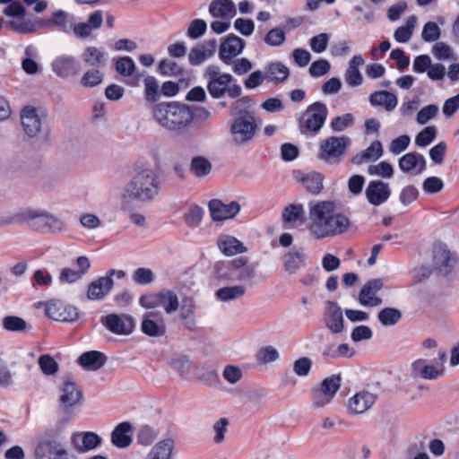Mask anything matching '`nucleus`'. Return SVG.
Listing matches in <instances>:
<instances>
[{
	"label": "nucleus",
	"mask_w": 459,
	"mask_h": 459,
	"mask_svg": "<svg viewBox=\"0 0 459 459\" xmlns=\"http://www.w3.org/2000/svg\"><path fill=\"white\" fill-rule=\"evenodd\" d=\"M328 114L325 103L316 101L307 107L299 119V130L302 134H316L323 127Z\"/></svg>",
	"instance_id": "nucleus-8"
},
{
	"label": "nucleus",
	"mask_w": 459,
	"mask_h": 459,
	"mask_svg": "<svg viewBox=\"0 0 459 459\" xmlns=\"http://www.w3.org/2000/svg\"><path fill=\"white\" fill-rule=\"evenodd\" d=\"M416 22L417 18L414 15L410 16L405 26H400L395 30L394 34L395 40L400 43L408 42L412 36Z\"/></svg>",
	"instance_id": "nucleus-49"
},
{
	"label": "nucleus",
	"mask_w": 459,
	"mask_h": 459,
	"mask_svg": "<svg viewBox=\"0 0 459 459\" xmlns=\"http://www.w3.org/2000/svg\"><path fill=\"white\" fill-rule=\"evenodd\" d=\"M369 102L373 107H384L387 112H391L396 108L398 99L387 91H377L370 94Z\"/></svg>",
	"instance_id": "nucleus-30"
},
{
	"label": "nucleus",
	"mask_w": 459,
	"mask_h": 459,
	"mask_svg": "<svg viewBox=\"0 0 459 459\" xmlns=\"http://www.w3.org/2000/svg\"><path fill=\"white\" fill-rule=\"evenodd\" d=\"M204 77L207 80V91L209 95L216 100L222 99L228 95L231 99L240 97L242 89L238 84H231L234 78L230 74L221 73L218 65H208L204 73Z\"/></svg>",
	"instance_id": "nucleus-5"
},
{
	"label": "nucleus",
	"mask_w": 459,
	"mask_h": 459,
	"mask_svg": "<svg viewBox=\"0 0 459 459\" xmlns=\"http://www.w3.org/2000/svg\"><path fill=\"white\" fill-rule=\"evenodd\" d=\"M255 276V264H248V259L239 256L228 261H217L212 271V277L217 284L251 281Z\"/></svg>",
	"instance_id": "nucleus-4"
},
{
	"label": "nucleus",
	"mask_w": 459,
	"mask_h": 459,
	"mask_svg": "<svg viewBox=\"0 0 459 459\" xmlns=\"http://www.w3.org/2000/svg\"><path fill=\"white\" fill-rule=\"evenodd\" d=\"M135 70V64L130 56L119 57L116 62V71L123 76H130Z\"/></svg>",
	"instance_id": "nucleus-59"
},
{
	"label": "nucleus",
	"mask_w": 459,
	"mask_h": 459,
	"mask_svg": "<svg viewBox=\"0 0 459 459\" xmlns=\"http://www.w3.org/2000/svg\"><path fill=\"white\" fill-rule=\"evenodd\" d=\"M53 72L60 78L77 76L81 71L79 61L73 56L63 55L52 62Z\"/></svg>",
	"instance_id": "nucleus-17"
},
{
	"label": "nucleus",
	"mask_w": 459,
	"mask_h": 459,
	"mask_svg": "<svg viewBox=\"0 0 459 459\" xmlns=\"http://www.w3.org/2000/svg\"><path fill=\"white\" fill-rule=\"evenodd\" d=\"M433 261L436 270L443 275L450 273L456 262L455 257L447 249L446 246L443 244L434 247Z\"/></svg>",
	"instance_id": "nucleus-20"
},
{
	"label": "nucleus",
	"mask_w": 459,
	"mask_h": 459,
	"mask_svg": "<svg viewBox=\"0 0 459 459\" xmlns=\"http://www.w3.org/2000/svg\"><path fill=\"white\" fill-rule=\"evenodd\" d=\"M246 294L244 285L224 286L215 291V297L218 300L229 302L238 299Z\"/></svg>",
	"instance_id": "nucleus-43"
},
{
	"label": "nucleus",
	"mask_w": 459,
	"mask_h": 459,
	"mask_svg": "<svg viewBox=\"0 0 459 459\" xmlns=\"http://www.w3.org/2000/svg\"><path fill=\"white\" fill-rule=\"evenodd\" d=\"M132 431V425L124 421L119 423L111 433V442L118 448H126L132 443V437L129 435Z\"/></svg>",
	"instance_id": "nucleus-31"
},
{
	"label": "nucleus",
	"mask_w": 459,
	"mask_h": 459,
	"mask_svg": "<svg viewBox=\"0 0 459 459\" xmlns=\"http://www.w3.org/2000/svg\"><path fill=\"white\" fill-rule=\"evenodd\" d=\"M212 163L203 156H195L190 163V171L197 178H204L210 174Z\"/></svg>",
	"instance_id": "nucleus-46"
},
{
	"label": "nucleus",
	"mask_w": 459,
	"mask_h": 459,
	"mask_svg": "<svg viewBox=\"0 0 459 459\" xmlns=\"http://www.w3.org/2000/svg\"><path fill=\"white\" fill-rule=\"evenodd\" d=\"M142 332L151 337H161L165 335L167 327L164 316L160 311H150L143 316L141 323Z\"/></svg>",
	"instance_id": "nucleus-12"
},
{
	"label": "nucleus",
	"mask_w": 459,
	"mask_h": 459,
	"mask_svg": "<svg viewBox=\"0 0 459 459\" xmlns=\"http://www.w3.org/2000/svg\"><path fill=\"white\" fill-rule=\"evenodd\" d=\"M38 362L41 371L45 375H54L58 371L59 367L57 362L48 354L41 355Z\"/></svg>",
	"instance_id": "nucleus-60"
},
{
	"label": "nucleus",
	"mask_w": 459,
	"mask_h": 459,
	"mask_svg": "<svg viewBox=\"0 0 459 459\" xmlns=\"http://www.w3.org/2000/svg\"><path fill=\"white\" fill-rule=\"evenodd\" d=\"M294 178L302 184L306 190L313 195H318L323 187L325 177L323 174L316 171L304 173L301 170L293 171Z\"/></svg>",
	"instance_id": "nucleus-23"
},
{
	"label": "nucleus",
	"mask_w": 459,
	"mask_h": 459,
	"mask_svg": "<svg viewBox=\"0 0 459 459\" xmlns=\"http://www.w3.org/2000/svg\"><path fill=\"white\" fill-rule=\"evenodd\" d=\"M72 419V416L62 414L57 422L49 428L45 429L39 435V441L61 442L62 433L65 426Z\"/></svg>",
	"instance_id": "nucleus-34"
},
{
	"label": "nucleus",
	"mask_w": 459,
	"mask_h": 459,
	"mask_svg": "<svg viewBox=\"0 0 459 459\" xmlns=\"http://www.w3.org/2000/svg\"><path fill=\"white\" fill-rule=\"evenodd\" d=\"M399 168L404 173H409L418 168L417 173L420 174L426 169V160L420 153L409 152L400 158Z\"/></svg>",
	"instance_id": "nucleus-29"
},
{
	"label": "nucleus",
	"mask_w": 459,
	"mask_h": 459,
	"mask_svg": "<svg viewBox=\"0 0 459 459\" xmlns=\"http://www.w3.org/2000/svg\"><path fill=\"white\" fill-rule=\"evenodd\" d=\"M75 268L64 267L61 269L58 281L61 284H73L80 280L89 272L91 261L85 255L78 256L74 262Z\"/></svg>",
	"instance_id": "nucleus-13"
},
{
	"label": "nucleus",
	"mask_w": 459,
	"mask_h": 459,
	"mask_svg": "<svg viewBox=\"0 0 459 459\" xmlns=\"http://www.w3.org/2000/svg\"><path fill=\"white\" fill-rule=\"evenodd\" d=\"M191 115V124L193 121L204 123L212 117L211 111L203 106L188 105Z\"/></svg>",
	"instance_id": "nucleus-61"
},
{
	"label": "nucleus",
	"mask_w": 459,
	"mask_h": 459,
	"mask_svg": "<svg viewBox=\"0 0 459 459\" xmlns=\"http://www.w3.org/2000/svg\"><path fill=\"white\" fill-rule=\"evenodd\" d=\"M284 222L292 223L296 221L304 222L305 212L302 204H289L282 211Z\"/></svg>",
	"instance_id": "nucleus-48"
},
{
	"label": "nucleus",
	"mask_w": 459,
	"mask_h": 459,
	"mask_svg": "<svg viewBox=\"0 0 459 459\" xmlns=\"http://www.w3.org/2000/svg\"><path fill=\"white\" fill-rule=\"evenodd\" d=\"M341 381L342 378L340 375H332L322 381L321 386L318 389L325 395L333 398L341 386Z\"/></svg>",
	"instance_id": "nucleus-51"
},
{
	"label": "nucleus",
	"mask_w": 459,
	"mask_h": 459,
	"mask_svg": "<svg viewBox=\"0 0 459 459\" xmlns=\"http://www.w3.org/2000/svg\"><path fill=\"white\" fill-rule=\"evenodd\" d=\"M309 230L318 239L334 237L347 231L349 218L335 212V204L331 201L309 203Z\"/></svg>",
	"instance_id": "nucleus-1"
},
{
	"label": "nucleus",
	"mask_w": 459,
	"mask_h": 459,
	"mask_svg": "<svg viewBox=\"0 0 459 459\" xmlns=\"http://www.w3.org/2000/svg\"><path fill=\"white\" fill-rule=\"evenodd\" d=\"M208 206L211 217L215 221L232 219L240 211V204L236 201L224 204L219 199H212L209 202Z\"/></svg>",
	"instance_id": "nucleus-18"
},
{
	"label": "nucleus",
	"mask_w": 459,
	"mask_h": 459,
	"mask_svg": "<svg viewBox=\"0 0 459 459\" xmlns=\"http://www.w3.org/2000/svg\"><path fill=\"white\" fill-rule=\"evenodd\" d=\"M173 449V439H163L152 448L145 459H170Z\"/></svg>",
	"instance_id": "nucleus-39"
},
{
	"label": "nucleus",
	"mask_w": 459,
	"mask_h": 459,
	"mask_svg": "<svg viewBox=\"0 0 459 459\" xmlns=\"http://www.w3.org/2000/svg\"><path fill=\"white\" fill-rule=\"evenodd\" d=\"M306 255L301 250H290L283 255V267L289 274L296 273L305 266Z\"/></svg>",
	"instance_id": "nucleus-33"
},
{
	"label": "nucleus",
	"mask_w": 459,
	"mask_h": 459,
	"mask_svg": "<svg viewBox=\"0 0 459 459\" xmlns=\"http://www.w3.org/2000/svg\"><path fill=\"white\" fill-rule=\"evenodd\" d=\"M206 22L202 19H195L190 22L186 34L190 39H197L206 32Z\"/></svg>",
	"instance_id": "nucleus-63"
},
{
	"label": "nucleus",
	"mask_w": 459,
	"mask_h": 459,
	"mask_svg": "<svg viewBox=\"0 0 459 459\" xmlns=\"http://www.w3.org/2000/svg\"><path fill=\"white\" fill-rule=\"evenodd\" d=\"M144 100L147 103L157 104L160 98V87L159 81L152 75H148L143 79Z\"/></svg>",
	"instance_id": "nucleus-42"
},
{
	"label": "nucleus",
	"mask_w": 459,
	"mask_h": 459,
	"mask_svg": "<svg viewBox=\"0 0 459 459\" xmlns=\"http://www.w3.org/2000/svg\"><path fill=\"white\" fill-rule=\"evenodd\" d=\"M384 287V281L380 278L368 281L361 288L359 294V302L364 307H378L383 299L377 296Z\"/></svg>",
	"instance_id": "nucleus-16"
},
{
	"label": "nucleus",
	"mask_w": 459,
	"mask_h": 459,
	"mask_svg": "<svg viewBox=\"0 0 459 459\" xmlns=\"http://www.w3.org/2000/svg\"><path fill=\"white\" fill-rule=\"evenodd\" d=\"M158 72L162 75H180L183 74L181 68L175 61L162 59L158 65Z\"/></svg>",
	"instance_id": "nucleus-55"
},
{
	"label": "nucleus",
	"mask_w": 459,
	"mask_h": 459,
	"mask_svg": "<svg viewBox=\"0 0 459 459\" xmlns=\"http://www.w3.org/2000/svg\"><path fill=\"white\" fill-rule=\"evenodd\" d=\"M71 441L76 451L85 453L100 446L102 443V438L94 432L87 431L74 433Z\"/></svg>",
	"instance_id": "nucleus-25"
},
{
	"label": "nucleus",
	"mask_w": 459,
	"mask_h": 459,
	"mask_svg": "<svg viewBox=\"0 0 459 459\" xmlns=\"http://www.w3.org/2000/svg\"><path fill=\"white\" fill-rule=\"evenodd\" d=\"M432 54L438 60H450L455 58L451 47L444 42H437L433 45Z\"/></svg>",
	"instance_id": "nucleus-64"
},
{
	"label": "nucleus",
	"mask_w": 459,
	"mask_h": 459,
	"mask_svg": "<svg viewBox=\"0 0 459 459\" xmlns=\"http://www.w3.org/2000/svg\"><path fill=\"white\" fill-rule=\"evenodd\" d=\"M290 76L289 68L281 62H273L265 68V77L274 82H283Z\"/></svg>",
	"instance_id": "nucleus-40"
},
{
	"label": "nucleus",
	"mask_w": 459,
	"mask_h": 459,
	"mask_svg": "<svg viewBox=\"0 0 459 459\" xmlns=\"http://www.w3.org/2000/svg\"><path fill=\"white\" fill-rule=\"evenodd\" d=\"M116 270L110 269L105 276L99 277L88 285L87 299L90 300H101L112 290L114 281L112 276L115 275Z\"/></svg>",
	"instance_id": "nucleus-14"
},
{
	"label": "nucleus",
	"mask_w": 459,
	"mask_h": 459,
	"mask_svg": "<svg viewBox=\"0 0 459 459\" xmlns=\"http://www.w3.org/2000/svg\"><path fill=\"white\" fill-rule=\"evenodd\" d=\"M179 317L184 326L188 330H195V301L192 297H184L179 304Z\"/></svg>",
	"instance_id": "nucleus-26"
},
{
	"label": "nucleus",
	"mask_w": 459,
	"mask_h": 459,
	"mask_svg": "<svg viewBox=\"0 0 459 459\" xmlns=\"http://www.w3.org/2000/svg\"><path fill=\"white\" fill-rule=\"evenodd\" d=\"M368 172L371 176L377 175L385 178H391L394 175V168L390 163L381 161L377 165H370Z\"/></svg>",
	"instance_id": "nucleus-58"
},
{
	"label": "nucleus",
	"mask_w": 459,
	"mask_h": 459,
	"mask_svg": "<svg viewBox=\"0 0 459 459\" xmlns=\"http://www.w3.org/2000/svg\"><path fill=\"white\" fill-rule=\"evenodd\" d=\"M35 455L37 459H74L61 442L39 441Z\"/></svg>",
	"instance_id": "nucleus-19"
},
{
	"label": "nucleus",
	"mask_w": 459,
	"mask_h": 459,
	"mask_svg": "<svg viewBox=\"0 0 459 459\" xmlns=\"http://www.w3.org/2000/svg\"><path fill=\"white\" fill-rule=\"evenodd\" d=\"M326 308L324 315V321L325 326L333 333H340L344 329V320L342 316V308L339 307L337 302L328 300L326 303Z\"/></svg>",
	"instance_id": "nucleus-21"
},
{
	"label": "nucleus",
	"mask_w": 459,
	"mask_h": 459,
	"mask_svg": "<svg viewBox=\"0 0 459 459\" xmlns=\"http://www.w3.org/2000/svg\"><path fill=\"white\" fill-rule=\"evenodd\" d=\"M158 437V432L152 427L143 426L137 434V441L143 446L151 445Z\"/></svg>",
	"instance_id": "nucleus-62"
},
{
	"label": "nucleus",
	"mask_w": 459,
	"mask_h": 459,
	"mask_svg": "<svg viewBox=\"0 0 459 459\" xmlns=\"http://www.w3.org/2000/svg\"><path fill=\"white\" fill-rule=\"evenodd\" d=\"M350 144L348 136H330L321 142L318 158L328 164H338Z\"/></svg>",
	"instance_id": "nucleus-9"
},
{
	"label": "nucleus",
	"mask_w": 459,
	"mask_h": 459,
	"mask_svg": "<svg viewBox=\"0 0 459 459\" xmlns=\"http://www.w3.org/2000/svg\"><path fill=\"white\" fill-rule=\"evenodd\" d=\"M441 30L434 22H428L423 26L421 38L426 42H433L440 38Z\"/></svg>",
	"instance_id": "nucleus-57"
},
{
	"label": "nucleus",
	"mask_w": 459,
	"mask_h": 459,
	"mask_svg": "<svg viewBox=\"0 0 459 459\" xmlns=\"http://www.w3.org/2000/svg\"><path fill=\"white\" fill-rule=\"evenodd\" d=\"M107 357L104 353L98 351H90L83 352L78 359V364L84 369L96 371L101 368L106 363Z\"/></svg>",
	"instance_id": "nucleus-27"
},
{
	"label": "nucleus",
	"mask_w": 459,
	"mask_h": 459,
	"mask_svg": "<svg viewBox=\"0 0 459 459\" xmlns=\"http://www.w3.org/2000/svg\"><path fill=\"white\" fill-rule=\"evenodd\" d=\"M60 391V411L65 416H71L70 409L82 399V392L70 377L64 381Z\"/></svg>",
	"instance_id": "nucleus-10"
},
{
	"label": "nucleus",
	"mask_w": 459,
	"mask_h": 459,
	"mask_svg": "<svg viewBox=\"0 0 459 459\" xmlns=\"http://www.w3.org/2000/svg\"><path fill=\"white\" fill-rule=\"evenodd\" d=\"M209 13L216 18L235 16L236 5L232 0H212L209 6Z\"/></svg>",
	"instance_id": "nucleus-35"
},
{
	"label": "nucleus",
	"mask_w": 459,
	"mask_h": 459,
	"mask_svg": "<svg viewBox=\"0 0 459 459\" xmlns=\"http://www.w3.org/2000/svg\"><path fill=\"white\" fill-rule=\"evenodd\" d=\"M245 46L244 39L233 33L229 34L220 46L219 57L224 64L230 65L243 51Z\"/></svg>",
	"instance_id": "nucleus-15"
},
{
	"label": "nucleus",
	"mask_w": 459,
	"mask_h": 459,
	"mask_svg": "<svg viewBox=\"0 0 459 459\" xmlns=\"http://www.w3.org/2000/svg\"><path fill=\"white\" fill-rule=\"evenodd\" d=\"M21 122L29 137L37 136L42 127V120L34 108L26 107L22 110Z\"/></svg>",
	"instance_id": "nucleus-24"
},
{
	"label": "nucleus",
	"mask_w": 459,
	"mask_h": 459,
	"mask_svg": "<svg viewBox=\"0 0 459 459\" xmlns=\"http://www.w3.org/2000/svg\"><path fill=\"white\" fill-rule=\"evenodd\" d=\"M402 312L394 307H385L377 314V319L384 326L395 325L402 319Z\"/></svg>",
	"instance_id": "nucleus-47"
},
{
	"label": "nucleus",
	"mask_w": 459,
	"mask_h": 459,
	"mask_svg": "<svg viewBox=\"0 0 459 459\" xmlns=\"http://www.w3.org/2000/svg\"><path fill=\"white\" fill-rule=\"evenodd\" d=\"M383 146L380 141H374L366 150L352 157L353 164L360 165L365 161L377 160L383 155Z\"/></svg>",
	"instance_id": "nucleus-37"
},
{
	"label": "nucleus",
	"mask_w": 459,
	"mask_h": 459,
	"mask_svg": "<svg viewBox=\"0 0 459 459\" xmlns=\"http://www.w3.org/2000/svg\"><path fill=\"white\" fill-rule=\"evenodd\" d=\"M22 217L28 227L42 234H56L65 230V223L44 210H26L22 213Z\"/></svg>",
	"instance_id": "nucleus-6"
},
{
	"label": "nucleus",
	"mask_w": 459,
	"mask_h": 459,
	"mask_svg": "<svg viewBox=\"0 0 459 459\" xmlns=\"http://www.w3.org/2000/svg\"><path fill=\"white\" fill-rule=\"evenodd\" d=\"M84 64L91 67H104L107 65V54L96 47H87L82 53Z\"/></svg>",
	"instance_id": "nucleus-36"
},
{
	"label": "nucleus",
	"mask_w": 459,
	"mask_h": 459,
	"mask_svg": "<svg viewBox=\"0 0 459 459\" xmlns=\"http://www.w3.org/2000/svg\"><path fill=\"white\" fill-rule=\"evenodd\" d=\"M188 105L180 101H162L152 106L155 122L165 130L179 134L191 126Z\"/></svg>",
	"instance_id": "nucleus-3"
},
{
	"label": "nucleus",
	"mask_w": 459,
	"mask_h": 459,
	"mask_svg": "<svg viewBox=\"0 0 459 459\" xmlns=\"http://www.w3.org/2000/svg\"><path fill=\"white\" fill-rule=\"evenodd\" d=\"M437 137V128L434 126H427L415 137V144L420 147H426Z\"/></svg>",
	"instance_id": "nucleus-53"
},
{
	"label": "nucleus",
	"mask_w": 459,
	"mask_h": 459,
	"mask_svg": "<svg viewBox=\"0 0 459 459\" xmlns=\"http://www.w3.org/2000/svg\"><path fill=\"white\" fill-rule=\"evenodd\" d=\"M24 53H25L26 58H24L22 62V69L28 74H37L39 71V65L36 61H34L32 59V57L37 55L36 48L30 45L25 48Z\"/></svg>",
	"instance_id": "nucleus-52"
},
{
	"label": "nucleus",
	"mask_w": 459,
	"mask_h": 459,
	"mask_svg": "<svg viewBox=\"0 0 459 459\" xmlns=\"http://www.w3.org/2000/svg\"><path fill=\"white\" fill-rule=\"evenodd\" d=\"M376 402V395L363 391L357 393L349 401V409L352 413L359 414L368 411Z\"/></svg>",
	"instance_id": "nucleus-28"
},
{
	"label": "nucleus",
	"mask_w": 459,
	"mask_h": 459,
	"mask_svg": "<svg viewBox=\"0 0 459 459\" xmlns=\"http://www.w3.org/2000/svg\"><path fill=\"white\" fill-rule=\"evenodd\" d=\"M169 365L181 376V377L188 378L190 377L193 368V363L187 356L177 355L171 358Z\"/></svg>",
	"instance_id": "nucleus-44"
},
{
	"label": "nucleus",
	"mask_w": 459,
	"mask_h": 459,
	"mask_svg": "<svg viewBox=\"0 0 459 459\" xmlns=\"http://www.w3.org/2000/svg\"><path fill=\"white\" fill-rule=\"evenodd\" d=\"M365 195L369 204L377 206L388 200L391 189L388 183L382 180H372L368 183Z\"/></svg>",
	"instance_id": "nucleus-22"
},
{
	"label": "nucleus",
	"mask_w": 459,
	"mask_h": 459,
	"mask_svg": "<svg viewBox=\"0 0 459 459\" xmlns=\"http://www.w3.org/2000/svg\"><path fill=\"white\" fill-rule=\"evenodd\" d=\"M48 26H56L64 32H69L67 13L65 11L58 10L52 13V17L47 20Z\"/></svg>",
	"instance_id": "nucleus-56"
},
{
	"label": "nucleus",
	"mask_w": 459,
	"mask_h": 459,
	"mask_svg": "<svg viewBox=\"0 0 459 459\" xmlns=\"http://www.w3.org/2000/svg\"><path fill=\"white\" fill-rule=\"evenodd\" d=\"M350 346L347 343L340 344L337 348L333 345H327L322 352V356L325 361L336 359L339 358H351L354 355V351L350 353Z\"/></svg>",
	"instance_id": "nucleus-45"
},
{
	"label": "nucleus",
	"mask_w": 459,
	"mask_h": 459,
	"mask_svg": "<svg viewBox=\"0 0 459 459\" xmlns=\"http://www.w3.org/2000/svg\"><path fill=\"white\" fill-rule=\"evenodd\" d=\"M220 250L226 255H234L247 251L241 241L232 236H224L218 239Z\"/></svg>",
	"instance_id": "nucleus-38"
},
{
	"label": "nucleus",
	"mask_w": 459,
	"mask_h": 459,
	"mask_svg": "<svg viewBox=\"0 0 459 459\" xmlns=\"http://www.w3.org/2000/svg\"><path fill=\"white\" fill-rule=\"evenodd\" d=\"M100 322L109 332L117 335H128L135 327L134 319L126 314H109L102 316Z\"/></svg>",
	"instance_id": "nucleus-11"
},
{
	"label": "nucleus",
	"mask_w": 459,
	"mask_h": 459,
	"mask_svg": "<svg viewBox=\"0 0 459 459\" xmlns=\"http://www.w3.org/2000/svg\"><path fill=\"white\" fill-rule=\"evenodd\" d=\"M204 216V210L198 205H193L185 214L184 221L190 228H196L200 225Z\"/></svg>",
	"instance_id": "nucleus-54"
},
{
	"label": "nucleus",
	"mask_w": 459,
	"mask_h": 459,
	"mask_svg": "<svg viewBox=\"0 0 459 459\" xmlns=\"http://www.w3.org/2000/svg\"><path fill=\"white\" fill-rule=\"evenodd\" d=\"M159 307H162L168 315L175 313L179 307L177 293L168 289L160 290Z\"/></svg>",
	"instance_id": "nucleus-41"
},
{
	"label": "nucleus",
	"mask_w": 459,
	"mask_h": 459,
	"mask_svg": "<svg viewBox=\"0 0 459 459\" xmlns=\"http://www.w3.org/2000/svg\"><path fill=\"white\" fill-rule=\"evenodd\" d=\"M257 126L254 114L248 110H238L230 125V132L236 145H245L251 142Z\"/></svg>",
	"instance_id": "nucleus-7"
},
{
	"label": "nucleus",
	"mask_w": 459,
	"mask_h": 459,
	"mask_svg": "<svg viewBox=\"0 0 459 459\" xmlns=\"http://www.w3.org/2000/svg\"><path fill=\"white\" fill-rule=\"evenodd\" d=\"M104 74L96 68L87 70L81 78L80 83L85 88H93L103 82Z\"/></svg>",
	"instance_id": "nucleus-50"
},
{
	"label": "nucleus",
	"mask_w": 459,
	"mask_h": 459,
	"mask_svg": "<svg viewBox=\"0 0 459 459\" xmlns=\"http://www.w3.org/2000/svg\"><path fill=\"white\" fill-rule=\"evenodd\" d=\"M160 188V181L153 169L145 168L135 170L124 186L121 210L131 211V201L152 202L159 195Z\"/></svg>",
	"instance_id": "nucleus-2"
},
{
	"label": "nucleus",
	"mask_w": 459,
	"mask_h": 459,
	"mask_svg": "<svg viewBox=\"0 0 459 459\" xmlns=\"http://www.w3.org/2000/svg\"><path fill=\"white\" fill-rule=\"evenodd\" d=\"M411 371L414 377L424 379H437L443 375V369L426 363L425 359H420L411 364Z\"/></svg>",
	"instance_id": "nucleus-32"
}]
</instances>
